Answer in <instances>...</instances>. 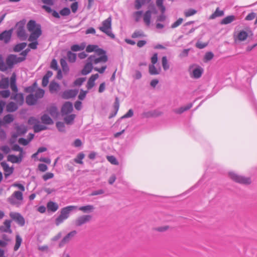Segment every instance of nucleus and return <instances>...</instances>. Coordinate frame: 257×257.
I'll return each instance as SVG.
<instances>
[{
	"mask_svg": "<svg viewBox=\"0 0 257 257\" xmlns=\"http://www.w3.org/2000/svg\"><path fill=\"white\" fill-rule=\"evenodd\" d=\"M58 205L52 201H49L47 204V209L48 211L54 212L58 209Z\"/></svg>",
	"mask_w": 257,
	"mask_h": 257,
	"instance_id": "nucleus-19",
	"label": "nucleus"
},
{
	"mask_svg": "<svg viewBox=\"0 0 257 257\" xmlns=\"http://www.w3.org/2000/svg\"><path fill=\"white\" fill-rule=\"evenodd\" d=\"M45 91L43 89L38 88L35 93V96L37 99L42 98L44 95Z\"/></svg>",
	"mask_w": 257,
	"mask_h": 257,
	"instance_id": "nucleus-45",
	"label": "nucleus"
},
{
	"mask_svg": "<svg viewBox=\"0 0 257 257\" xmlns=\"http://www.w3.org/2000/svg\"><path fill=\"white\" fill-rule=\"evenodd\" d=\"M113 107L115 111H118L119 107V101L117 97H116L115 98V101L113 104Z\"/></svg>",
	"mask_w": 257,
	"mask_h": 257,
	"instance_id": "nucleus-62",
	"label": "nucleus"
},
{
	"mask_svg": "<svg viewBox=\"0 0 257 257\" xmlns=\"http://www.w3.org/2000/svg\"><path fill=\"white\" fill-rule=\"evenodd\" d=\"M98 46L96 45H88L86 48V51L88 53L95 52Z\"/></svg>",
	"mask_w": 257,
	"mask_h": 257,
	"instance_id": "nucleus-51",
	"label": "nucleus"
},
{
	"mask_svg": "<svg viewBox=\"0 0 257 257\" xmlns=\"http://www.w3.org/2000/svg\"><path fill=\"white\" fill-rule=\"evenodd\" d=\"M94 209L93 205H87L86 206H81L78 208L79 210H81L84 213H89L92 212Z\"/></svg>",
	"mask_w": 257,
	"mask_h": 257,
	"instance_id": "nucleus-33",
	"label": "nucleus"
},
{
	"mask_svg": "<svg viewBox=\"0 0 257 257\" xmlns=\"http://www.w3.org/2000/svg\"><path fill=\"white\" fill-rule=\"evenodd\" d=\"M1 165L4 171V175L6 178H7L11 174L13 173L14 168L13 167H10L9 165L5 162H2L1 163Z\"/></svg>",
	"mask_w": 257,
	"mask_h": 257,
	"instance_id": "nucleus-12",
	"label": "nucleus"
},
{
	"mask_svg": "<svg viewBox=\"0 0 257 257\" xmlns=\"http://www.w3.org/2000/svg\"><path fill=\"white\" fill-rule=\"evenodd\" d=\"M17 34L18 37L21 40H25L27 38V35L25 30V23L20 22L17 24Z\"/></svg>",
	"mask_w": 257,
	"mask_h": 257,
	"instance_id": "nucleus-9",
	"label": "nucleus"
},
{
	"mask_svg": "<svg viewBox=\"0 0 257 257\" xmlns=\"http://www.w3.org/2000/svg\"><path fill=\"white\" fill-rule=\"evenodd\" d=\"M111 18L108 17L102 22V26L99 29L112 39H114L115 35L111 31Z\"/></svg>",
	"mask_w": 257,
	"mask_h": 257,
	"instance_id": "nucleus-6",
	"label": "nucleus"
},
{
	"mask_svg": "<svg viewBox=\"0 0 257 257\" xmlns=\"http://www.w3.org/2000/svg\"><path fill=\"white\" fill-rule=\"evenodd\" d=\"M203 73V69L200 67L195 68L191 75V77L198 79L200 78Z\"/></svg>",
	"mask_w": 257,
	"mask_h": 257,
	"instance_id": "nucleus-20",
	"label": "nucleus"
},
{
	"mask_svg": "<svg viewBox=\"0 0 257 257\" xmlns=\"http://www.w3.org/2000/svg\"><path fill=\"white\" fill-rule=\"evenodd\" d=\"M14 120V117L13 115L11 114H8L5 115L3 118V122L4 123H10L13 122Z\"/></svg>",
	"mask_w": 257,
	"mask_h": 257,
	"instance_id": "nucleus-41",
	"label": "nucleus"
},
{
	"mask_svg": "<svg viewBox=\"0 0 257 257\" xmlns=\"http://www.w3.org/2000/svg\"><path fill=\"white\" fill-rule=\"evenodd\" d=\"M26 46L27 43L25 42L18 44L15 46V47L14 48V50L15 52H20L23 49H24L26 47Z\"/></svg>",
	"mask_w": 257,
	"mask_h": 257,
	"instance_id": "nucleus-47",
	"label": "nucleus"
},
{
	"mask_svg": "<svg viewBox=\"0 0 257 257\" xmlns=\"http://www.w3.org/2000/svg\"><path fill=\"white\" fill-rule=\"evenodd\" d=\"M108 60V57L106 55L100 56L96 58L94 55H90L87 59V62L85 64L81 73L82 75H86L90 73L93 69L92 62L94 64H97L100 62H106Z\"/></svg>",
	"mask_w": 257,
	"mask_h": 257,
	"instance_id": "nucleus-2",
	"label": "nucleus"
},
{
	"mask_svg": "<svg viewBox=\"0 0 257 257\" xmlns=\"http://www.w3.org/2000/svg\"><path fill=\"white\" fill-rule=\"evenodd\" d=\"M12 222L10 219L5 220L3 223L4 226H0V230L4 232L12 233L13 232L11 229Z\"/></svg>",
	"mask_w": 257,
	"mask_h": 257,
	"instance_id": "nucleus-13",
	"label": "nucleus"
},
{
	"mask_svg": "<svg viewBox=\"0 0 257 257\" xmlns=\"http://www.w3.org/2000/svg\"><path fill=\"white\" fill-rule=\"evenodd\" d=\"M86 80V78L85 77H80V78H78L77 79H76L73 84L75 86H81L83 83Z\"/></svg>",
	"mask_w": 257,
	"mask_h": 257,
	"instance_id": "nucleus-50",
	"label": "nucleus"
},
{
	"mask_svg": "<svg viewBox=\"0 0 257 257\" xmlns=\"http://www.w3.org/2000/svg\"><path fill=\"white\" fill-rule=\"evenodd\" d=\"M75 108L79 111L82 109V102L80 101L77 100L74 103Z\"/></svg>",
	"mask_w": 257,
	"mask_h": 257,
	"instance_id": "nucleus-64",
	"label": "nucleus"
},
{
	"mask_svg": "<svg viewBox=\"0 0 257 257\" xmlns=\"http://www.w3.org/2000/svg\"><path fill=\"white\" fill-rule=\"evenodd\" d=\"M16 130L18 135H21L26 133L27 127L24 125H18L16 126Z\"/></svg>",
	"mask_w": 257,
	"mask_h": 257,
	"instance_id": "nucleus-38",
	"label": "nucleus"
},
{
	"mask_svg": "<svg viewBox=\"0 0 257 257\" xmlns=\"http://www.w3.org/2000/svg\"><path fill=\"white\" fill-rule=\"evenodd\" d=\"M47 111L54 119H61L64 115V105L61 107V113L58 112L57 108L54 106H50Z\"/></svg>",
	"mask_w": 257,
	"mask_h": 257,
	"instance_id": "nucleus-8",
	"label": "nucleus"
},
{
	"mask_svg": "<svg viewBox=\"0 0 257 257\" xmlns=\"http://www.w3.org/2000/svg\"><path fill=\"white\" fill-rule=\"evenodd\" d=\"M12 31H5L0 34V40L3 41L5 43H8L12 37Z\"/></svg>",
	"mask_w": 257,
	"mask_h": 257,
	"instance_id": "nucleus-14",
	"label": "nucleus"
},
{
	"mask_svg": "<svg viewBox=\"0 0 257 257\" xmlns=\"http://www.w3.org/2000/svg\"><path fill=\"white\" fill-rule=\"evenodd\" d=\"M22 242V239L21 238L20 236L19 235H17L16 236V243L14 246V250L15 251L17 250L19 248Z\"/></svg>",
	"mask_w": 257,
	"mask_h": 257,
	"instance_id": "nucleus-44",
	"label": "nucleus"
},
{
	"mask_svg": "<svg viewBox=\"0 0 257 257\" xmlns=\"http://www.w3.org/2000/svg\"><path fill=\"white\" fill-rule=\"evenodd\" d=\"M70 7H71V9L72 10V12L73 13H75L77 12V9H78V2H75L71 4Z\"/></svg>",
	"mask_w": 257,
	"mask_h": 257,
	"instance_id": "nucleus-61",
	"label": "nucleus"
},
{
	"mask_svg": "<svg viewBox=\"0 0 257 257\" xmlns=\"http://www.w3.org/2000/svg\"><path fill=\"white\" fill-rule=\"evenodd\" d=\"M192 103H189L185 106H182L179 108L175 109L174 112L177 114H181L190 109L192 107Z\"/></svg>",
	"mask_w": 257,
	"mask_h": 257,
	"instance_id": "nucleus-22",
	"label": "nucleus"
},
{
	"mask_svg": "<svg viewBox=\"0 0 257 257\" xmlns=\"http://www.w3.org/2000/svg\"><path fill=\"white\" fill-rule=\"evenodd\" d=\"M133 115L134 111L132 109H130L124 115L121 117V119L131 117L133 116Z\"/></svg>",
	"mask_w": 257,
	"mask_h": 257,
	"instance_id": "nucleus-58",
	"label": "nucleus"
},
{
	"mask_svg": "<svg viewBox=\"0 0 257 257\" xmlns=\"http://www.w3.org/2000/svg\"><path fill=\"white\" fill-rule=\"evenodd\" d=\"M144 21L147 26H149L151 23V12L150 11H146L144 15Z\"/></svg>",
	"mask_w": 257,
	"mask_h": 257,
	"instance_id": "nucleus-31",
	"label": "nucleus"
},
{
	"mask_svg": "<svg viewBox=\"0 0 257 257\" xmlns=\"http://www.w3.org/2000/svg\"><path fill=\"white\" fill-rule=\"evenodd\" d=\"M67 57L69 62L74 63L76 60L77 55L75 53L69 51L67 53Z\"/></svg>",
	"mask_w": 257,
	"mask_h": 257,
	"instance_id": "nucleus-35",
	"label": "nucleus"
},
{
	"mask_svg": "<svg viewBox=\"0 0 257 257\" xmlns=\"http://www.w3.org/2000/svg\"><path fill=\"white\" fill-rule=\"evenodd\" d=\"M73 111V106L72 102L65 101V114H70Z\"/></svg>",
	"mask_w": 257,
	"mask_h": 257,
	"instance_id": "nucleus-34",
	"label": "nucleus"
},
{
	"mask_svg": "<svg viewBox=\"0 0 257 257\" xmlns=\"http://www.w3.org/2000/svg\"><path fill=\"white\" fill-rule=\"evenodd\" d=\"M50 68L54 70L57 71V78L59 79L62 78V74L61 71L58 68L57 61L55 59H53L51 61Z\"/></svg>",
	"mask_w": 257,
	"mask_h": 257,
	"instance_id": "nucleus-16",
	"label": "nucleus"
},
{
	"mask_svg": "<svg viewBox=\"0 0 257 257\" xmlns=\"http://www.w3.org/2000/svg\"><path fill=\"white\" fill-rule=\"evenodd\" d=\"M47 127L43 124H35L34 126V130L35 132H39L43 130H45L47 129Z\"/></svg>",
	"mask_w": 257,
	"mask_h": 257,
	"instance_id": "nucleus-48",
	"label": "nucleus"
},
{
	"mask_svg": "<svg viewBox=\"0 0 257 257\" xmlns=\"http://www.w3.org/2000/svg\"><path fill=\"white\" fill-rule=\"evenodd\" d=\"M9 79L8 77H4L0 80V89H6L9 87Z\"/></svg>",
	"mask_w": 257,
	"mask_h": 257,
	"instance_id": "nucleus-27",
	"label": "nucleus"
},
{
	"mask_svg": "<svg viewBox=\"0 0 257 257\" xmlns=\"http://www.w3.org/2000/svg\"><path fill=\"white\" fill-rule=\"evenodd\" d=\"M85 155L82 152L79 153L77 156L74 158V161L77 164H82V160L84 158Z\"/></svg>",
	"mask_w": 257,
	"mask_h": 257,
	"instance_id": "nucleus-36",
	"label": "nucleus"
},
{
	"mask_svg": "<svg viewBox=\"0 0 257 257\" xmlns=\"http://www.w3.org/2000/svg\"><path fill=\"white\" fill-rule=\"evenodd\" d=\"M247 33L243 30H242L238 33L237 38L239 41H243L247 38Z\"/></svg>",
	"mask_w": 257,
	"mask_h": 257,
	"instance_id": "nucleus-40",
	"label": "nucleus"
},
{
	"mask_svg": "<svg viewBox=\"0 0 257 257\" xmlns=\"http://www.w3.org/2000/svg\"><path fill=\"white\" fill-rule=\"evenodd\" d=\"M197 13V11L192 9H189L187 11H186L184 13L185 17H189L193 16Z\"/></svg>",
	"mask_w": 257,
	"mask_h": 257,
	"instance_id": "nucleus-53",
	"label": "nucleus"
},
{
	"mask_svg": "<svg viewBox=\"0 0 257 257\" xmlns=\"http://www.w3.org/2000/svg\"><path fill=\"white\" fill-rule=\"evenodd\" d=\"M78 89H69L65 90V99L74 98L78 93Z\"/></svg>",
	"mask_w": 257,
	"mask_h": 257,
	"instance_id": "nucleus-18",
	"label": "nucleus"
},
{
	"mask_svg": "<svg viewBox=\"0 0 257 257\" xmlns=\"http://www.w3.org/2000/svg\"><path fill=\"white\" fill-rule=\"evenodd\" d=\"M77 233L76 230H73L66 235L65 237V243L71 240L77 234Z\"/></svg>",
	"mask_w": 257,
	"mask_h": 257,
	"instance_id": "nucleus-39",
	"label": "nucleus"
},
{
	"mask_svg": "<svg viewBox=\"0 0 257 257\" xmlns=\"http://www.w3.org/2000/svg\"><path fill=\"white\" fill-rule=\"evenodd\" d=\"M60 89V85L55 82L52 81L49 85L50 91L53 93L58 92Z\"/></svg>",
	"mask_w": 257,
	"mask_h": 257,
	"instance_id": "nucleus-25",
	"label": "nucleus"
},
{
	"mask_svg": "<svg viewBox=\"0 0 257 257\" xmlns=\"http://www.w3.org/2000/svg\"><path fill=\"white\" fill-rule=\"evenodd\" d=\"M41 120L43 123L46 124H52L53 123V120L47 114H44L42 116Z\"/></svg>",
	"mask_w": 257,
	"mask_h": 257,
	"instance_id": "nucleus-32",
	"label": "nucleus"
},
{
	"mask_svg": "<svg viewBox=\"0 0 257 257\" xmlns=\"http://www.w3.org/2000/svg\"><path fill=\"white\" fill-rule=\"evenodd\" d=\"M162 64L163 69L165 71L169 69V65L168 62V60L166 56H163L162 58Z\"/></svg>",
	"mask_w": 257,
	"mask_h": 257,
	"instance_id": "nucleus-46",
	"label": "nucleus"
},
{
	"mask_svg": "<svg viewBox=\"0 0 257 257\" xmlns=\"http://www.w3.org/2000/svg\"><path fill=\"white\" fill-rule=\"evenodd\" d=\"M235 19V17L233 15L228 16L226 17L223 19L221 22L220 24L221 25H227L231 23Z\"/></svg>",
	"mask_w": 257,
	"mask_h": 257,
	"instance_id": "nucleus-29",
	"label": "nucleus"
},
{
	"mask_svg": "<svg viewBox=\"0 0 257 257\" xmlns=\"http://www.w3.org/2000/svg\"><path fill=\"white\" fill-rule=\"evenodd\" d=\"M18 108V104L14 102H10L6 105V110L8 112H14L16 111Z\"/></svg>",
	"mask_w": 257,
	"mask_h": 257,
	"instance_id": "nucleus-23",
	"label": "nucleus"
},
{
	"mask_svg": "<svg viewBox=\"0 0 257 257\" xmlns=\"http://www.w3.org/2000/svg\"><path fill=\"white\" fill-rule=\"evenodd\" d=\"M76 117L75 114H65V124L72 125L74 123V119Z\"/></svg>",
	"mask_w": 257,
	"mask_h": 257,
	"instance_id": "nucleus-21",
	"label": "nucleus"
},
{
	"mask_svg": "<svg viewBox=\"0 0 257 257\" xmlns=\"http://www.w3.org/2000/svg\"><path fill=\"white\" fill-rule=\"evenodd\" d=\"M23 192L16 191L8 198V202L12 205L19 207L23 201Z\"/></svg>",
	"mask_w": 257,
	"mask_h": 257,
	"instance_id": "nucleus-5",
	"label": "nucleus"
},
{
	"mask_svg": "<svg viewBox=\"0 0 257 257\" xmlns=\"http://www.w3.org/2000/svg\"><path fill=\"white\" fill-rule=\"evenodd\" d=\"M183 21V19L182 18H179L175 22L172 24L171 28L174 29L178 27L182 23Z\"/></svg>",
	"mask_w": 257,
	"mask_h": 257,
	"instance_id": "nucleus-54",
	"label": "nucleus"
},
{
	"mask_svg": "<svg viewBox=\"0 0 257 257\" xmlns=\"http://www.w3.org/2000/svg\"><path fill=\"white\" fill-rule=\"evenodd\" d=\"M17 76L15 73H13L10 78V85L12 90L16 94L11 97V99L15 100L17 104L20 105L23 104L24 102V96L22 93H17L18 89L16 84Z\"/></svg>",
	"mask_w": 257,
	"mask_h": 257,
	"instance_id": "nucleus-4",
	"label": "nucleus"
},
{
	"mask_svg": "<svg viewBox=\"0 0 257 257\" xmlns=\"http://www.w3.org/2000/svg\"><path fill=\"white\" fill-rule=\"evenodd\" d=\"M64 220V208L61 209L60 215L56 219V224L59 225L62 223Z\"/></svg>",
	"mask_w": 257,
	"mask_h": 257,
	"instance_id": "nucleus-43",
	"label": "nucleus"
},
{
	"mask_svg": "<svg viewBox=\"0 0 257 257\" xmlns=\"http://www.w3.org/2000/svg\"><path fill=\"white\" fill-rule=\"evenodd\" d=\"M98 55L102 56L106 55V51L101 48H99L98 47L96 48L95 52Z\"/></svg>",
	"mask_w": 257,
	"mask_h": 257,
	"instance_id": "nucleus-60",
	"label": "nucleus"
},
{
	"mask_svg": "<svg viewBox=\"0 0 257 257\" xmlns=\"http://www.w3.org/2000/svg\"><path fill=\"white\" fill-rule=\"evenodd\" d=\"M87 91H84L83 89H81L80 91V93L78 95V99L81 100H83L86 97V94L87 93Z\"/></svg>",
	"mask_w": 257,
	"mask_h": 257,
	"instance_id": "nucleus-56",
	"label": "nucleus"
},
{
	"mask_svg": "<svg viewBox=\"0 0 257 257\" xmlns=\"http://www.w3.org/2000/svg\"><path fill=\"white\" fill-rule=\"evenodd\" d=\"M146 36V35L141 30L135 31L134 33L132 35V37L133 38H136L138 37H145Z\"/></svg>",
	"mask_w": 257,
	"mask_h": 257,
	"instance_id": "nucleus-49",
	"label": "nucleus"
},
{
	"mask_svg": "<svg viewBox=\"0 0 257 257\" xmlns=\"http://www.w3.org/2000/svg\"><path fill=\"white\" fill-rule=\"evenodd\" d=\"M223 11L220 10L219 8H217L215 11L210 16L209 19H214L217 17H222L224 15Z\"/></svg>",
	"mask_w": 257,
	"mask_h": 257,
	"instance_id": "nucleus-26",
	"label": "nucleus"
},
{
	"mask_svg": "<svg viewBox=\"0 0 257 257\" xmlns=\"http://www.w3.org/2000/svg\"><path fill=\"white\" fill-rule=\"evenodd\" d=\"M228 176L236 182L245 185H248L251 183V180L249 177L240 176L232 172H229Z\"/></svg>",
	"mask_w": 257,
	"mask_h": 257,
	"instance_id": "nucleus-7",
	"label": "nucleus"
},
{
	"mask_svg": "<svg viewBox=\"0 0 257 257\" xmlns=\"http://www.w3.org/2000/svg\"><path fill=\"white\" fill-rule=\"evenodd\" d=\"M146 4L145 3H144L142 0H136L135 1V7L136 9L139 10L141 8L142 6Z\"/></svg>",
	"mask_w": 257,
	"mask_h": 257,
	"instance_id": "nucleus-57",
	"label": "nucleus"
},
{
	"mask_svg": "<svg viewBox=\"0 0 257 257\" xmlns=\"http://www.w3.org/2000/svg\"><path fill=\"white\" fill-rule=\"evenodd\" d=\"M27 28L31 33L28 40L32 42L29 44V47L32 49H36L38 44L37 40L42 34L41 26L35 21L30 20L27 24Z\"/></svg>",
	"mask_w": 257,
	"mask_h": 257,
	"instance_id": "nucleus-1",
	"label": "nucleus"
},
{
	"mask_svg": "<svg viewBox=\"0 0 257 257\" xmlns=\"http://www.w3.org/2000/svg\"><path fill=\"white\" fill-rule=\"evenodd\" d=\"M107 159L108 161L110 163H111L112 164H113V165L118 164V162H117V160L116 159V158L114 156H107Z\"/></svg>",
	"mask_w": 257,
	"mask_h": 257,
	"instance_id": "nucleus-59",
	"label": "nucleus"
},
{
	"mask_svg": "<svg viewBox=\"0 0 257 257\" xmlns=\"http://www.w3.org/2000/svg\"><path fill=\"white\" fill-rule=\"evenodd\" d=\"M256 17V14L252 12L249 14H248L246 17H245V19L247 21H251L254 19Z\"/></svg>",
	"mask_w": 257,
	"mask_h": 257,
	"instance_id": "nucleus-63",
	"label": "nucleus"
},
{
	"mask_svg": "<svg viewBox=\"0 0 257 257\" xmlns=\"http://www.w3.org/2000/svg\"><path fill=\"white\" fill-rule=\"evenodd\" d=\"M37 100V98H36L35 95L33 94L29 95L26 98V102L29 105H32L36 104Z\"/></svg>",
	"mask_w": 257,
	"mask_h": 257,
	"instance_id": "nucleus-24",
	"label": "nucleus"
},
{
	"mask_svg": "<svg viewBox=\"0 0 257 257\" xmlns=\"http://www.w3.org/2000/svg\"><path fill=\"white\" fill-rule=\"evenodd\" d=\"M9 215L12 220L16 221L20 226H23L25 225V219L20 213L15 212H11Z\"/></svg>",
	"mask_w": 257,
	"mask_h": 257,
	"instance_id": "nucleus-10",
	"label": "nucleus"
},
{
	"mask_svg": "<svg viewBox=\"0 0 257 257\" xmlns=\"http://www.w3.org/2000/svg\"><path fill=\"white\" fill-rule=\"evenodd\" d=\"M86 47L84 43H82L80 45L75 44L71 47V50L73 52L80 51L83 50Z\"/></svg>",
	"mask_w": 257,
	"mask_h": 257,
	"instance_id": "nucleus-28",
	"label": "nucleus"
},
{
	"mask_svg": "<svg viewBox=\"0 0 257 257\" xmlns=\"http://www.w3.org/2000/svg\"><path fill=\"white\" fill-rule=\"evenodd\" d=\"M23 155L19 154L18 156L14 155H9L7 157V160L12 163H19L21 162Z\"/></svg>",
	"mask_w": 257,
	"mask_h": 257,
	"instance_id": "nucleus-15",
	"label": "nucleus"
},
{
	"mask_svg": "<svg viewBox=\"0 0 257 257\" xmlns=\"http://www.w3.org/2000/svg\"><path fill=\"white\" fill-rule=\"evenodd\" d=\"M25 60V58H19L15 55H10L5 62L0 56V70L4 72L12 69L15 64L20 63Z\"/></svg>",
	"mask_w": 257,
	"mask_h": 257,
	"instance_id": "nucleus-3",
	"label": "nucleus"
},
{
	"mask_svg": "<svg viewBox=\"0 0 257 257\" xmlns=\"http://www.w3.org/2000/svg\"><path fill=\"white\" fill-rule=\"evenodd\" d=\"M92 218L90 215H84L79 216L75 220V225L78 226L82 225L83 224L89 222Z\"/></svg>",
	"mask_w": 257,
	"mask_h": 257,
	"instance_id": "nucleus-11",
	"label": "nucleus"
},
{
	"mask_svg": "<svg viewBox=\"0 0 257 257\" xmlns=\"http://www.w3.org/2000/svg\"><path fill=\"white\" fill-rule=\"evenodd\" d=\"M11 92L9 90H5L0 91V98H8L10 96Z\"/></svg>",
	"mask_w": 257,
	"mask_h": 257,
	"instance_id": "nucleus-52",
	"label": "nucleus"
},
{
	"mask_svg": "<svg viewBox=\"0 0 257 257\" xmlns=\"http://www.w3.org/2000/svg\"><path fill=\"white\" fill-rule=\"evenodd\" d=\"M143 14L142 11H137L134 13L135 21L138 22Z\"/></svg>",
	"mask_w": 257,
	"mask_h": 257,
	"instance_id": "nucleus-55",
	"label": "nucleus"
},
{
	"mask_svg": "<svg viewBox=\"0 0 257 257\" xmlns=\"http://www.w3.org/2000/svg\"><path fill=\"white\" fill-rule=\"evenodd\" d=\"M163 1L164 0H156V5L163 14L166 11L165 7L163 5Z\"/></svg>",
	"mask_w": 257,
	"mask_h": 257,
	"instance_id": "nucleus-42",
	"label": "nucleus"
},
{
	"mask_svg": "<svg viewBox=\"0 0 257 257\" xmlns=\"http://www.w3.org/2000/svg\"><path fill=\"white\" fill-rule=\"evenodd\" d=\"M99 75L98 74H93L89 78L86 87L88 90L91 89L95 85V81L98 78Z\"/></svg>",
	"mask_w": 257,
	"mask_h": 257,
	"instance_id": "nucleus-17",
	"label": "nucleus"
},
{
	"mask_svg": "<svg viewBox=\"0 0 257 257\" xmlns=\"http://www.w3.org/2000/svg\"><path fill=\"white\" fill-rule=\"evenodd\" d=\"M78 210V208L76 206L71 205L65 207V219L68 217L70 212H75Z\"/></svg>",
	"mask_w": 257,
	"mask_h": 257,
	"instance_id": "nucleus-30",
	"label": "nucleus"
},
{
	"mask_svg": "<svg viewBox=\"0 0 257 257\" xmlns=\"http://www.w3.org/2000/svg\"><path fill=\"white\" fill-rule=\"evenodd\" d=\"M160 70H158L154 64L150 65L149 66V71L151 75H157L160 73Z\"/></svg>",
	"mask_w": 257,
	"mask_h": 257,
	"instance_id": "nucleus-37",
	"label": "nucleus"
}]
</instances>
